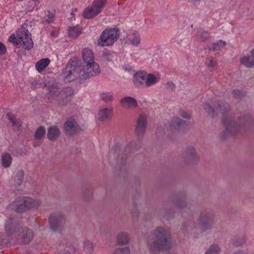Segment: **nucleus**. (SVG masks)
Here are the masks:
<instances>
[{
	"label": "nucleus",
	"instance_id": "obj_55",
	"mask_svg": "<svg viewBox=\"0 0 254 254\" xmlns=\"http://www.w3.org/2000/svg\"><path fill=\"white\" fill-rule=\"evenodd\" d=\"M199 0H193V1L194 2H197V1H199Z\"/></svg>",
	"mask_w": 254,
	"mask_h": 254
},
{
	"label": "nucleus",
	"instance_id": "obj_46",
	"mask_svg": "<svg viewBox=\"0 0 254 254\" xmlns=\"http://www.w3.org/2000/svg\"><path fill=\"white\" fill-rule=\"evenodd\" d=\"M6 49L4 45L0 42V55L4 54L6 52Z\"/></svg>",
	"mask_w": 254,
	"mask_h": 254
},
{
	"label": "nucleus",
	"instance_id": "obj_47",
	"mask_svg": "<svg viewBox=\"0 0 254 254\" xmlns=\"http://www.w3.org/2000/svg\"><path fill=\"white\" fill-rule=\"evenodd\" d=\"M8 41L12 43L15 44V45H17L18 44V43L17 42L16 38L15 37L14 35H12L9 37Z\"/></svg>",
	"mask_w": 254,
	"mask_h": 254
},
{
	"label": "nucleus",
	"instance_id": "obj_40",
	"mask_svg": "<svg viewBox=\"0 0 254 254\" xmlns=\"http://www.w3.org/2000/svg\"><path fill=\"white\" fill-rule=\"evenodd\" d=\"M93 247V244L90 241L86 240L84 242V248L88 252H91L92 251Z\"/></svg>",
	"mask_w": 254,
	"mask_h": 254
},
{
	"label": "nucleus",
	"instance_id": "obj_32",
	"mask_svg": "<svg viewBox=\"0 0 254 254\" xmlns=\"http://www.w3.org/2000/svg\"><path fill=\"white\" fill-rule=\"evenodd\" d=\"M157 82V79L155 75L152 74H147L146 76L145 85L149 86Z\"/></svg>",
	"mask_w": 254,
	"mask_h": 254
},
{
	"label": "nucleus",
	"instance_id": "obj_11",
	"mask_svg": "<svg viewBox=\"0 0 254 254\" xmlns=\"http://www.w3.org/2000/svg\"><path fill=\"white\" fill-rule=\"evenodd\" d=\"M18 239L21 240L22 243L29 244L32 240L34 235L32 231L26 227L17 228Z\"/></svg>",
	"mask_w": 254,
	"mask_h": 254
},
{
	"label": "nucleus",
	"instance_id": "obj_15",
	"mask_svg": "<svg viewBox=\"0 0 254 254\" xmlns=\"http://www.w3.org/2000/svg\"><path fill=\"white\" fill-rule=\"evenodd\" d=\"M82 57L85 64L95 63L94 53L89 48H85L83 50Z\"/></svg>",
	"mask_w": 254,
	"mask_h": 254
},
{
	"label": "nucleus",
	"instance_id": "obj_23",
	"mask_svg": "<svg viewBox=\"0 0 254 254\" xmlns=\"http://www.w3.org/2000/svg\"><path fill=\"white\" fill-rule=\"evenodd\" d=\"M226 46V42L221 40L217 41L216 42L212 43L211 46L207 47L209 51H213L219 52L221 49L224 48Z\"/></svg>",
	"mask_w": 254,
	"mask_h": 254
},
{
	"label": "nucleus",
	"instance_id": "obj_30",
	"mask_svg": "<svg viewBox=\"0 0 254 254\" xmlns=\"http://www.w3.org/2000/svg\"><path fill=\"white\" fill-rule=\"evenodd\" d=\"M45 128L42 126H40L35 131L34 138L36 140H40L45 136Z\"/></svg>",
	"mask_w": 254,
	"mask_h": 254
},
{
	"label": "nucleus",
	"instance_id": "obj_33",
	"mask_svg": "<svg viewBox=\"0 0 254 254\" xmlns=\"http://www.w3.org/2000/svg\"><path fill=\"white\" fill-rule=\"evenodd\" d=\"M133 37L129 38V42L133 45L137 46L140 43V37L138 33L133 32L132 33Z\"/></svg>",
	"mask_w": 254,
	"mask_h": 254
},
{
	"label": "nucleus",
	"instance_id": "obj_6",
	"mask_svg": "<svg viewBox=\"0 0 254 254\" xmlns=\"http://www.w3.org/2000/svg\"><path fill=\"white\" fill-rule=\"evenodd\" d=\"M120 35V30L117 28L106 29L101 34L98 43L102 46H111L119 39Z\"/></svg>",
	"mask_w": 254,
	"mask_h": 254
},
{
	"label": "nucleus",
	"instance_id": "obj_26",
	"mask_svg": "<svg viewBox=\"0 0 254 254\" xmlns=\"http://www.w3.org/2000/svg\"><path fill=\"white\" fill-rule=\"evenodd\" d=\"M50 64V60L48 58L43 59L38 61L36 64V68L39 72H42Z\"/></svg>",
	"mask_w": 254,
	"mask_h": 254
},
{
	"label": "nucleus",
	"instance_id": "obj_54",
	"mask_svg": "<svg viewBox=\"0 0 254 254\" xmlns=\"http://www.w3.org/2000/svg\"><path fill=\"white\" fill-rule=\"evenodd\" d=\"M234 254H245L242 252H238L235 253Z\"/></svg>",
	"mask_w": 254,
	"mask_h": 254
},
{
	"label": "nucleus",
	"instance_id": "obj_52",
	"mask_svg": "<svg viewBox=\"0 0 254 254\" xmlns=\"http://www.w3.org/2000/svg\"><path fill=\"white\" fill-rule=\"evenodd\" d=\"M39 145H40V144H38V143H37V142H34V143H33V146H34V147H37V146H39Z\"/></svg>",
	"mask_w": 254,
	"mask_h": 254
},
{
	"label": "nucleus",
	"instance_id": "obj_21",
	"mask_svg": "<svg viewBox=\"0 0 254 254\" xmlns=\"http://www.w3.org/2000/svg\"><path fill=\"white\" fill-rule=\"evenodd\" d=\"M99 13L97 12V10L95 8L92 6L91 7H88L86 8L83 12V16L87 19L92 18L97 16Z\"/></svg>",
	"mask_w": 254,
	"mask_h": 254
},
{
	"label": "nucleus",
	"instance_id": "obj_39",
	"mask_svg": "<svg viewBox=\"0 0 254 254\" xmlns=\"http://www.w3.org/2000/svg\"><path fill=\"white\" fill-rule=\"evenodd\" d=\"M48 14L47 15V18L46 19H43L42 21V22L43 23H50L53 22L54 20V16L55 15L53 13L50 12L49 11H48Z\"/></svg>",
	"mask_w": 254,
	"mask_h": 254
},
{
	"label": "nucleus",
	"instance_id": "obj_14",
	"mask_svg": "<svg viewBox=\"0 0 254 254\" xmlns=\"http://www.w3.org/2000/svg\"><path fill=\"white\" fill-rule=\"evenodd\" d=\"M121 104L124 108L129 109L134 108L137 105L136 100L134 98L129 96L122 99Z\"/></svg>",
	"mask_w": 254,
	"mask_h": 254
},
{
	"label": "nucleus",
	"instance_id": "obj_50",
	"mask_svg": "<svg viewBox=\"0 0 254 254\" xmlns=\"http://www.w3.org/2000/svg\"><path fill=\"white\" fill-rule=\"evenodd\" d=\"M50 35L52 37H56L57 35V33L56 30H52L51 32Z\"/></svg>",
	"mask_w": 254,
	"mask_h": 254
},
{
	"label": "nucleus",
	"instance_id": "obj_34",
	"mask_svg": "<svg viewBox=\"0 0 254 254\" xmlns=\"http://www.w3.org/2000/svg\"><path fill=\"white\" fill-rule=\"evenodd\" d=\"M245 242L244 237H235L232 241L233 245L237 247L243 245Z\"/></svg>",
	"mask_w": 254,
	"mask_h": 254
},
{
	"label": "nucleus",
	"instance_id": "obj_2",
	"mask_svg": "<svg viewBox=\"0 0 254 254\" xmlns=\"http://www.w3.org/2000/svg\"><path fill=\"white\" fill-rule=\"evenodd\" d=\"M100 73V66L95 62L78 65L76 61L70 60L65 66L63 75L64 82H69L77 78L86 79Z\"/></svg>",
	"mask_w": 254,
	"mask_h": 254
},
{
	"label": "nucleus",
	"instance_id": "obj_10",
	"mask_svg": "<svg viewBox=\"0 0 254 254\" xmlns=\"http://www.w3.org/2000/svg\"><path fill=\"white\" fill-rule=\"evenodd\" d=\"M64 132L67 135H74L82 130L77 121L73 118H67L64 125Z\"/></svg>",
	"mask_w": 254,
	"mask_h": 254
},
{
	"label": "nucleus",
	"instance_id": "obj_3",
	"mask_svg": "<svg viewBox=\"0 0 254 254\" xmlns=\"http://www.w3.org/2000/svg\"><path fill=\"white\" fill-rule=\"evenodd\" d=\"M170 233L162 227H157L153 234L152 239L148 242V247L151 253H156L167 251L172 248L170 242Z\"/></svg>",
	"mask_w": 254,
	"mask_h": 254
},
{
	"label": "nucleus",
	"instance_id": "obj_58",
	"mask_svg": "<svg viewBox=\"0 0 254 254\" xmlns=\"http://www.w3.org/2000/svg\"><path fill=\"white\" fill-rule=\"evenodd\" d=\"M92 196V193H90V197H91Z\"/></svg>",
	"mask_w": 254,
	"mask_h": 254
},
{
	"label": "nucleus",
	"instance_id": "obj_56",
	"mask_svg": "<svg viewBox=\"0 0 254 254\" xmlns=\"http://www.w3.org/2000/svg\"><path fill=\"white\" fill-rule=\"evenodd\" d=\"M71 15H73V16L74 15V13H73V12H72L71 13Z\"/></svg>",
	"mask_w": 254,
	"mask_h": 254
},
{
	"label": "nucleus",
	"instance_id": "obj_8",
	"mask_svg": "<svg viewBox=\"0 0 254 254\" xmlns=\"http://www.w3.org/2000/svg\"><path fill=\"white\" fill-rule=\"evenodd\" d=\"M214 217V213L211 210H204L201 212L198 219V224L202 231L212 228Z\"/></svg>",
	"mask_w": 254,
	"mask_h": 254
},
{
	"label": "nucleus",
	"instance_id": "obj_36",
	"mask_svg": "<svg viewBox=\"0 0 254 254\" xmlns=\"http://www.w3.org/2000/svg\"><path fill=\"white\" fill-rule=\"evenodd\" d=\"M219 248L216 245H212L205 254H219Z\"/></svg>",
	"mask_w": 254,
	"mask_h": 254
},
{
	"label": "nucleus",
	"instance_id": "obj_57",
	"mask_svg": "<svg viewBox=\"0 0 254 254\" xmlns=\"http://www.w3.org/2000/svg\"><path fill=\"white\" fill-rule=\"evenodd\" d=\"M84 197L85 199H88V197H86L85 195L84 196Z\"/></svg>",
	"mask_w": 254,
	"mask_h": 254
},
{
	"label": "nucleus",
	"instance_id": "obj_53",
	"mask_svg": "<svg viewBox=\"0 0 254 254\" xmlns=\"http://www.w3.org/2000/svg\"><path fill=\"white\" fill-rule=\"evenodd\" d=\"M250 53H251V55H252V56H254V49H252L250 51Z\"/></svg>",
	"mask_w": 254,
	"mask_h": 254
},
{
	"label": "nucleus",
	"instance_id": "obj_22",
	"mask_svg": "<svg viewBox=\"0 0 254 254\" xmlns=\"http://www.w3.org/2000/svg\"><path fill=\"white\" fill-rule=\"evenodd\" d=\"M7 117L9 121L11 122L12 126L14 127V130H19L21 129L22 127L21 122L17 119L13 115L8 113L7 114Z\"/></svg>",
	"mask_w": 254,
	"mask_h": 254
},
{
	"label": "nucleus",
	"instance_id": "obj_48",
	"mask_svg": "<svg viewBox=\"0 0 254 254\" xmlns=\"http://www.w3.org/2000/svg\"><path fill=\"white\" fill-rule=\"evenodd\" d=\"M133 145V144H130L128 146H127L125 149V151L126 152L129 153L131 151V148L132 147V146Z\"/></svg>",
	"mask_w": 254,
	"mask_h": 254
},
{
	"label": "nucleus",
	"instance_id": "obj_19",
	"mask_svg": "<svg viewBox=\"0 0 254 254\" xmlns=\"http://www.w3.org/2000/svg\"><path fill=\"white\" fill-rule=\"evenodd\" d=\"M147 73L144 71H141L136 73L133 77L134 83L139 86L140 84L145 83L146 82Z\"/></svg>",
	"mask_w": 254,
	"mask_h": 254
},
{
	"label": "nucleus",
	"instance_id": "obj_20",
	"mask_svg": "<svg viewBox=\"0 0 254 254\" xmlns=\"http://www.w3.org/2000/svg\"><path fill=\"white\" fill-rule=\"evenodd\" d=\"M98 115L101 121L110 120L112 116V110L108 108L102 109L99 111Z\"/></svg>",
	"mask_w": 254,
	"mask_h": 254
},
{
	"label": "nucleus",
	"instance_id": "obj_44",
	"mask_svg": "<svg viewBox=\"0 0 254 254\" xmlns=\"http://www.w3.org/2000/svg\"><path fill=\"white\" fill-rule=\"evenodd\" d=\"M176 203L178 207L180 209L183 208L186 206V203L185 202L183 198L177 200Z\"/></svg>",
	"mask_w": 254,
	"mask_h": 254
},
{
	"label": "nucleus",
	"instance_id": "obj_5",
	"mask_svg": "<svg viewBox=\"0 0 254 254\" xmlns=\"http://www.w3.org/2000/svg\"><path fill=\"white\" fill-rule=\"evenodd\" d=\"M41 201L31 197L21 196L16 198L9 206V209L17 213H23L28 210L37 208L41 204Z\"/></svg>",
	"mask_w": 254,
	"mask_h": 254
},
{
	"label": "nucleus",
	"instance_id": "obj_42",
	"mask_svg": "<svg viewBox=\"0 0 254 254\" xmlns=\"http://www.w3.org/2000/svg\"><path fill=\"white\" fill-rule=\"evenodd\" d=\"M101 98L105 102H108L112 100V96L110 93H103L101 95Z\"/></svg>",
	"mask_w": 254,
	"mask_h": 254
},
{
	"label": "nucleus",
	"instance_id": "obj_29",
	"mask_svg": "<svg viewBox=\"0 0 254 254\" xmlns=\"http://www.w3.org/2000/svg\"><path fill=\"white\" fill-rule=\"evenodd\" d=\"M81 32V29L79 27H71L69 28L68 35L70 37L77 38Z\"/></svg>",
	"mask_w": 254,
	"mask_h": 254
},
{
	"label": "nucleus",
	"instance_id": "obj_31",
	"mask_svg": "<svg viewBox=\"0 0 254 254\" xmlns=\"http://www.w3.org/2000/svg\"><path fill=\"white\" fill-rule=\"evenodd\" d=\"M24 176V172L23 170H20L17 172L15 179V182L17 186H20L21 185Z\"/></svg>",
	"mask_w": 254,
	"mask_h": 254
},
{
	"label": "nucleus",
	"instance_id": "obj_51",
	"mask_svg": "<svg viewBox=\"0 0 254 254\" xmlns=\"http://www.w3.org/2000/svg\"><path fill=\"white\" fill-rule=\"evenodd\" d=\"M168 85H170V87L172 88V89H173L174 87H175V85L172 83H168L167 84Z\"/></svg>",
	"mask_w": 254,
	"mask_h": 254
},
{
	"label": "nucleus",
	"instance_id": "obj_13",
	"mask_svg": "<svg viewBox=\"0 0 254 254\" xmlns=\"http://www.w3.org/2000/svg\"><path fill=\"white\" fill-rule=\"evenodd\" d=\"M183 157L185 161L189 162H195L198 160L195 150L193 147H189L185 150L183 153Z\"/></svg>",
	"mask_w": 254,
	"mask_h": 254
},
{
	"label": "nucleus",
	"instance_id": "obj_25",
	"mask_svg": "<svg viewBox=\"0 0 254 254\" xmlns=\"http://www.w3.org/2000/svg\"><path fill=\"white\" fill-rule=\"evenodd\" d=\"M12 158L10 154L8 153H5L1 155V164L4 168L10 167L11 164Z\"/></svg>",
	"mask_w": 254,
	"mask_h": 254
},
{
	"label": "nucleus",
	"instance_id": "obj_16",
	"mask_svg": "<svg viewBox=\"0 0 254 254\" xmlns=\"http://www.w3.org/2000/svg\"><path fill=\"white\" fill-rule=\"evenodd\" d=\"M240 64L247 68H252L254 66V56H251L247 54L241 57L240 59Z\"/></svg>",
	"mask_w": 254,
	"mask_h": 254
},
{
	"label": "nucleus",
	"instance_id": "obj_35",
	"mask_svg": "<svg viewBox=\"0 0 254 254\" xmlns=\"http://www.w3.org/2000/svg\"><path fill=\"white\" fill-rule=\"evenodd\" d=\"M130 249L128 247L117 248L115 250L114 254H129Z\"/></svg>",
	"mask_w": 254,
	"mask_h": 254
},
{
	"label": "nucleus",
	"instance_id": "obj_9",
	"mask_svg": "<svg viewBox=\"0 0 254 254\" xmlns=\"http://www.w3.org/2000/svg\"><path fill=\"white\" fill-rule=\"evenodd\" d=\"M16 36L19 40V43L23 45V48L30 50L33 47V43L27 29L21 27L17 31Z\"/></svg>",
	"mask_w": 254,
	"mask_h": 254
},
{
	"label": "nucleus",
	"instance_id": "obj_27",
	"mask_svg": "<svg viewBox=\"0 0 254 254\" xmlns=\"http://www.w3.org/2000/svg\"><path fill=\"white\" fill-rule=\"evenodd\" d=\"M107 2V0H94L92 6L100 13Z\"/></svg>",
	"mask_w": 254,
	"mask_h": 254
},
{
	"label": "nucleus",
	"instance_id": "obj_17",
	"mask_svg": "<svg viewBox=\"0 0 254 254\" xmlns=\"http://www.w3.org/2000/svg\"><path fill=\"white\" fill-rule=\"evenodd\" d=\"M61 134V131L57 126L50 127L48 128L47 137L50 140L54 141Z\"/></svg>",
	"mask_w": 254,
	"mask_h": 254
},
{
	"label": "nucleus",
	"instance_id": "obj_1",
	"mask_svg": "<svg viewBox=\"0 0 254 254\" xmlns=\"http://www.w3.org/2000/svg\"><path fill=\"white\" fill-rule=\"evenodd\" d=\"M203 107L212 118L215 117V112L216 115L218 113L222 114V122L225 129L221 133V137L224 139L246 131L253 125V121L249 115H243L236 118L234 115L229 114L230 106L223 101L217 102L215 110L208 103H205Z\"/></svg>",
	"mask_w": 254,
	"mask_h": 254
},
{
	"label": "nucleus",
	"instance_id": "obj_38",
	"mask_svg": "<svg viewBox=\"0 0 254 254\" xmlns=\"http://www.w3.org/2000/svg\"><path fill=\"white\" fill-rule=\"evenodd\" d=\"M205 64L208 67L213 68L217 65V62L212 58L209 57L206 59Z\"/></svg>",
	"mask_w": 254,
	"mask_h": 254
},
{
	"label": "nucleus",
	"instance_id": "obj_37",
	"mask_svg": "<svg viewBox=\"0 0 254 254\" xmlns=\"http://www.w3.org/2000/svg\"><path fill=\"white\" fill-rule=\"evenodd\" d=\"M113 58L112 54L111 52L107 51H104L103 52L102 58L104 61L110 62L112 60Z\"/></svg>",
	"mask_w": 254,
	"mask_h": 254
},
{
	"label": "nucleus",
	"instance_id": "obj_43",
	"mask_svg": "<svg viewBox=\"0 0 254 254\" xmlns=\"http://www.w3.org/2000/svg\"><path fill=\"white\" fill-rule=\"evenodd\" d=\"M200 36L203 42H205L209 37V34L206 31H202L200 32Z\"/></svg>",
	"mask_w": 254,
	"mask_h": 254
},
{
	"label": "nucleus",
	"instance_id": "obj_41",
	"mask_svg": "<svg viewBox=\"0 0 254 254\" xmlns=\"http://www.w3.org/2000/svg\"><path fill=\"white\" fill-rule=\"evenodd\" d=\"M182 124V120L179 118H174L172 120V127H180Z\"/></svg>",
	"mask_w": 254,
	"mask_h": 254
},
{
	"label": "nucleus",
	"instance_id": "obj_4",
	"mask_svg": "<svg viewBox=\"0 0 254 254\" xmlns=\"http://www.w3.org/2000/svg\"><path fill=\"white\" fill-rule=\"evenodd\" d=\"M73 94V90L70 87H66L60 91L57 87H51L49 88V92L47 93L46 96L49 101L56 100L59 105L64 106L70 101Z\"/></svg>",
	"mask_w": 254,
	"mask_h": 254
},
{
	"label": "nucleus",
	"instance_id": "obj_7",
	"mask_svg": "<svg viewBox=\"0 0 254 254\" xmlns=\"http://www.w3.org/2000/svg\"><path fill=\"white\" fill-rule=\"evenodd\" d=\"M65 222L64 216L60 213H52L49 218L50 227L54 232L61 233L64 229Z\"/></svg>",
	"mask_w": 254,
	"mask_h": 254
},
{
	"label": "nucleus",
	"instance_id": "obj_12",
	"mask_svg": "<svg viewBox=\"0 0 254 254\" xmlns=\"http://www.w3.org/2000/svg\"><path fill=\"white\" fill-rule=\"evenodd\" d=\"M147 125L146 118L145 116L140 115L137 121L135 132L138 137L142 136L146 130Z\"/></svg>",
	"mask_w": 254,
	"mask_h": 254
},
{
	"label": "nucleus",
	"instance_id": "obj_49",
	"mask_svg": "<svg viewBox=\"0 0 254 254\" xmlns=\"http://www.w3.org/2000/svg\"><path fill=\"white\" fill-rule=\"evenodd\" d=\"M181 117L185 119H190V116L186 113H183L181 114Z\"/></svg>",
	"mask_w": 254,
	"mask_h": 254
},
{
	"label": "nucleus",
	"instance_id": "obj_18",
	"mask_svg": "<svg viewBox=\"0 0 254 254\" xmlns=\"http://www.w3.org/2000/svg\"><path fill=\"white\" fill-rule=\"evenodd\" d=\"M5 230L8 236H12L15 233L16 228L14 226L13 220L11 218H8L6 220Z\"/></svg>",
	"mask_w": 254,
	"mask_h": 254
},
{
	"label": "nucleus",
	"instance_id": "obj_28",
	"mask_svg": "<svg viewBox=\"0 0 254 254\" xmlns=\"http://www.w3.org/2000/svg\"><path fill=\"white\" fill-rule=\"evenodd\" d=\"M39 3L38 0H27L24 5L26 11H32Z\"/></svg>",
	"mask_w": 254,
	"mask_h": 254
},
{
	"label": "nucleus",
	"instance_id": "obj_24",
	"mask_svg": "<svg viewBox=\"0 0 254 254\" xmlns=\"http://www.w3.org/2000/svg\"><path fill=\"white\" fill-rule=\"evenodd\" d=\"M129 240L128 236L125 232H121L117 235V241L119 245H126L128 243Z\"/></svg>",
	"mask_w": 254,
	"mask_h": 254
},
{
	"label": "nucleus",
	"instance_id": "obj_45",
	"mask_svg": "<svg viewBox=\"0 0 254 254\" xmlns=\"http://www.w3.org/2000/svg\"><path fill=\"white\" fill-rule=\"evenodd\" d=\"M232 95L234 97L240 98L241 97L242 93L239 90H234L232 92Z\"/></svg>",
	"mask_w": 254,
	"mask_h": 254
}]
</instances>
